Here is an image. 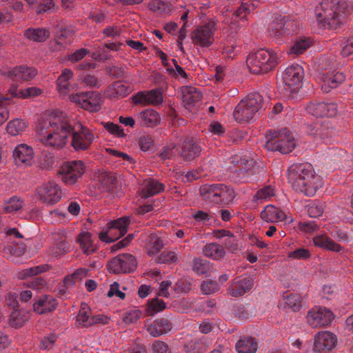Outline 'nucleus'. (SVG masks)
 <instances>
[{"label":"nucleus","mask_w":353,"mask_h":353,"mask_svg":"<svg viewBox=\"0 0 353 353\" xmlns=\"http://www.w3.org/2000/svg\"><path fill=\"white\" fill-rule=\"evenodd\" d=\"M72 132L70 120L63 112L54 110L46 121L40 122L37 132L39 140L44 145L53 148H61Z\"/></svg>","instance_id":"f257e3e1"},{"label":"nucleus","mask_w":353,"mask_h":353,"mask_svg":"<svg viewBox=\"0 0 353 353\" xmlns=\"http://www.w3.org/2000/svg\"><path fill=\"white\" fill-rule=\"evenodd\" d=\"M288 179L292 188L308 196H314L322 187L321 176L316 174L312 165L308 163H296L288 169Z\"/></svg>","instance_id":"f03ea898"},{"label":"nucleus","mask_w":353,"mask_h":353,"mask_svg":"<svg viewBox=\"0 0 353 353\" xmlns=\"http://www.w3.org/2000/svg\"><path fill=\"white\" fill-rule=\"evenodd\" d=\"M349 7L346 0H324L315 8L316 21L325 28L336 29L343 23Z\"/></svg>","instance_id":"7ed1b4c3"},{"label":"nucleus","mask_w":353,"mask_h":353,"mask_svg":"<svg viewBox=\"0 0 353 353\" xmlns=\"http://www.w3.org/2000/svg\"><path fill=\"white\" fill-rule=\"evenodd\" d=\"M246 63L250 72L261 74L272 70L278 63V58L273 52L260 49L248 55Z\"/></svg>","instance_id":"20e7f679"},{"label":"nucleus","mask_w":353,"mask_h":353,"mask_svg":"<svg viewBox=\"0 0 353 353\" xmlns=\"http://www.w3.org/2000/svg\"><path fill=\"white\" fill-rule=\"evenodd\" d=\"M202 198L213 203L228 204L235 197L233 188L223 183L205 184L200 188Z\"/></svg>","instance_id":"39448f33"},{"label":"nucleus","mask_w":353,"mask_h":353,"mask_svg":"<svg viewBox=\"0 0 353 353\" xmlns=\"http://www.w3.org/2000/svg\"><path fill=\"white\" fill-rule=\"evenodd\" d=\"M263 97L257 92L249 94L236 106L234 117L239 122L248 121L263 108Z\"/></svg>","instance_id":"423d86ee"},{"label":"nucleus","mask_w":353,"mask_h":353,"mask_svg":"<svg viewBox=\"0 0 353 353\" xmlns=\"http://www.w3.org/2000/svg\"><path fill=\"white\" fill-rule=\"evenodd\" d=\"M296 146L294 137L286 128L274 132L267 137L265 148L270 151H279L283 154H288Z\"/></svg>","instance_id":"0eeeda50"},{"label":"nucleus","mask_w":353,"mask_h":353,"mask_svg":"<svg viewBox=\"0 0 353 353\" xmlns=\"http://www.w3.org/2000/svg\"><path fill=\"white\" fill-rule=\"evenodd\" d=\"M298 30V23L288 16H275L268 27L270 36L278 40L288 38Z\"/></svg>","instance_id":"6e6552de"},{"label":"nucleus","mask_w":353,"mask_h":353,"mask_svg":"<svg viewBox=\"0 0 353 353\" xmlns=\"http://www.w3.org/2000/svg\"><path fill=\"white\" fill-rule=\"evenodd\" d=\"M217 21L211 19L201 26H197L191 34L192 43L195 46L208 48L214 42V34L217 30Z\"/></svg>","instance_id":"1a4fd4ad"},{"label":"nucleus","mask_w":353,"mask_h":353,"mask_svg":"<svg viewBox=\"0 0 353 353\" xmlns=\"http://www.w3.org/2000/svg\"><path fill=\"white\" fill-rule=\"evenodd\" d=\"M256 167L253 159L241 158L236 161V168L231 172V178L235 183H248L255 179Z\"/></svg>","instance_id":"9d476101"},{"label":"nucleus","mask_w":353,"mask_h":353,"mask_svg":"<svg viewBox=\"0 0 353 353\" xmlns=\"http://www.w3.org/2000/svg\"><path fill=\"white\" fill-rule=\"evenodd\" d=\"M85 165L83 161L74 160L65 162L59 170L62 181L67 185H73L83 176Z\"/></svg>","instance_id":"9b49d317"},{"label":"nucleus","mask_w":353,"mask_h":353,"mask_svg":"<svg viewBox=\"0 0 353 353\" xmlns=\"http://www.w3.org/2000/svg\"><path fill=\"white\" fill-rule=\"evenodd\" d=\"M71 101L79 104L82 108L90 112H97L102 103L100 93L94 91H87L70 95Z\"/></svg>","instance_id":"f8f14e48"},{"label":"nucleus","mask_w":353,"mask_h":353,"mask_svg":"<svg viewBox=\"0 0 353 353\" xmlns=\"http://www.w3.org/2000/svg\"><path fill=\"white\" fill-rule=\"evenodd\" d=\"M70 134H72L71 145L77 152L88 150L94 139V135L92 131L81 125H78L77 129L72 126Z\"/></svg>","instance_id":"ddd939ff"},{"label":"nucleus","mask_w":353,"mask_h":353,"mask_svg":"<svg viewBox=\"0 0 353 353\" xmlns=\"http://www.w3.org/2000/svg\"><path fill=\"white\" fill-rule=\"evenodd\" d=\"M304 77L303 68L299 64H292L288 67L283 73V81L285 90L291 92H297L302 86Z\"/></svg>","instance_id":"4468645a"},{"label":"nucleus","mask_w":353,"mask_h":353,"mask_svg":"<svg viewBox=\"0 0 353 353\" xmlns=\"http://www.w3.org/2000/svg\"><path fill=\"white\" fill-rule=\"evenodd\" d=\"M107 268L114 274L130 273L137 268V261L130 254H119L108 262Z\"/></svg>","instance_id":"2eb2a0df"},{"label":"nucleus","mask_w":353,"mask_h":353,"mask_svg":"<svg viewBox=\"0 0 353 353\" xmlns=\"http://www.w3.org/2000/svg\"><path fill=\"white\" fill-rule=\"evenodd\" d=\"M37 194L41 201L49 205L59 202L62 196L60 187L54 181H48L38 187Z\"/></svg>","instance_id":"dca6fc26"},{"label":"nucleus","mask_w":353,"mask_h":353,"mask_svg":"<svg viewBox=\"0 0 353 353\" xmlns=\"http://www.w3.org/2000/svg\"><path fill=\"white\" fill-rule=\"evenodd\" d=\"M334 319L332 312L326 307H314L307 316V323L312 327H324L330 325Z\"/></svg>","instance_id":"f3484780"},{"label":"nucleus","mask_w":353,"mask_h":353,"mask_svg":"<svg viewBox=\"0 0 353 353\" xmlns=\"http://www.w3.org/2000/svg\"><path fill=\"white\" fill-rule=\"evenodd\" d=\"M337 342L336 336L328 331L319 332L314 338V351L327 353L332 350Z\"/></svg>","instance_id":"a211bd4d"},{"label":"nucleus","mask_w":353,"mask_h":353,"mask_svg":"<svg viewBox=\"0 0 353 353\" xmlns=\"http://www.w3.org/2000/svg\"><path fill=\"white\" fill-rule=\"evenodd\" d=\"M307 112L316 117H334L338 111L337 105L334 103H310L306 107Z\"/></svg>","instance_id":"6ab92c4d"},{"label":"nucleus","mask_w":353,"mask_h":353,"mask_svg":"<svg viewBox=\"0 0 353 353\" xmlns=\"http://www.w3.org/2000/svg\"><path fill=\"white\" fill-rule=\"evenodd\" d=\"M253 286L250 276H239L234 279L228 289V293L234 297L241 296L249 292Z\"/></svg>","instance_id":"aec40b11"},{"label":"nucleus","mask_w":353,"mask_h":353,"mask_svg":"<svg viewBox=\"0 0 353 353\" xmlns=\"http://www.w3.org/2000/svg\"><path fill=\"white\" fill-rule=\"evenodd\" d=\"M135 103L143 105H159L163 102V95L160 90L139 92L133 97Z\"/></svg>","instance_id":"412c9836"},{"label":"nucleus","mask_w":353,"mask_h":353,"mask_svg":"<svg viewBox=\"0 0 353 353\" xmlns=\"http://www.w3.org/2000/svg\"><path fill=\"white\" fill-rule=\"evenodd\" d=\"M201 146L192 138L187 137L184 139L180 156L184 161H192L200 156Z\"/></svg>","instance_id":"4be33fe9"},{"label":"nucleus","mask_w":353,"mask_h":353,"mask_svg":"<svg viewBox=\"0 0 353 353\" xmlns=\"http://www.w3.org/2000/svg\"><path fill=\"white\" fill-rule=\"evenodd\" d=\"M37 70L31 67L20 65L5 72L4 74L14 81L19 80L29 81L32 79L37 74Z\"/></svg>","instance_id":"5701e85b"},{"label":"nucleus","mask_w":353,"mask_h":353,"mask_svg":"<svg viewBox=\"0 0 353 353\" xmlns=\"http://www.w3.org/2000/svg\"><path fill=\"white\" fill-rule=\"evenodd\" d=\"M181 93L183 103L187 109L198 105L202 98L200 90L192 86L183 87Z\"/></svg>","instance_id":"b1692460"},{"label":"nucleus","mask_w":353,"mask_h":353,"mask_svg":"<svg viewBox=\"0 0 353 353\" xmlns=\"http://www.w3.org/2000/svg\"><path fill=\"white\" fill-rule=\"evenodd\" d=\"M58 303L53 296L42 295L34 302L33 307L35 312L43 314L56 309Z\"/></svg>","instance_id":"393cba45"},{"label":"nucleus","mask_w":353,"mask_h":353,"mask_svg":"<svg viewBox=\"0 0 353 353\" xmlns=\"http://www.w3.org/2000/svg\"><path fill=\"white\" fill-rule=\"evenodd\" d=\"M165 185L157 180L149 178L144 181L141 192V196L147 199L164 190Z\"/></svg>","instance_id":"a878e982"},{"label":"nucleus","mask_w":353,"mask_h":353,"mask_svg":"<svg viewBox=\"0 0 353 353\" xmlns=\"http://www.w3.org/2000/svg\"><path fill=\"white\" fill-rule=\"evenodd\" d=\"M13 157L17 165H28L33 157L32 149L27 145L20 144L14 148Z\"/></svg>","instance_id":"bb28decb"},{"label":"nucleus","mask_w":353,"mask_h":353,"mask_svg":"<svg viewBox=\"0 0 353 353\" xmlns=\"http://www.w3.org/2000/svg\"><path fill=\"white\" fill-rule=\"evenodd\" d=\"M132 91L129 85L120 81L113 83L104 92V95L109 99L123 98L128 96Z\"/></svg>","instance_id":"cd10ccee"},{"label":"nucleus","mask_w":353,"mask_h":353,"mask_svg":"<svg viewBox=\"0 0 353 353\" xmlns=\"http://www.w3.org/2000/svg\"><path fill=\"white\" fill-rule=\"evenodd\" d=\"M313 242L317 247L336 253H341L344 250L343 247L335 243L331 238L325 234L315 236L313 238Z\"/></svg>","instance_id":"c85d7f7f"},{"label":"nucleus","mask_w":353,"mask_h":353,"mask_svg":"<svg viewBox=\"0 0 353 353\" xmlns=\"http://www.w3.org/2000/svg\"><path fill=\"white\" fill-rule=\"evenodd\" d=\"M261 217L267 222L283 221L287 219L283 211L272 205L265 207L261 212Z\"/></svg>","instance_id":"c756f323"},{"label":"nucleus","mask_w":353,"mask_h":353,"mask_svg":"<svg viewBox=\"0 0 353 353\" xmlns=\"http://www.w3.org/2000/svg\"><path fill=\"white\" fill-rule=\"evenodd\" d=\"M172 329V325L166 319H160L154 321L148 326L147 330L153 337H158L166 334Z\"/></svg>","instance_id":"7c9ffc66"},{"label":"nucleus","mask_w":353,"mask_h":353,"mask_svg":"<svg viewBox=\"0 0 353 353\" xmlns=\"http://www.w3.org/2000/svg\"><path fill=\"white\" fill-rule=\"evenodd\" d=\"M77 242L79 244L83 253L86 255L97 252V247L93 243L92 234L88 232H81L77 236Z\"/></svg>","instance_id":"2f4dec72"},{"label":"nucleus","mask_w":353,"mask_h":353,"mask_svg":"<svg viewBox=\"0 0 353 353\" xmlns=\"http://www.w3.org/2000/svg\"><path fill=\"white\" fill-rule=\"evenodd\" d=\"M139 119L142 125L150 128H153L161 122L159 114L152 109H147L140 112Z\"/></svg>","instance_id":"473e14b6"},{"label":"nucleus","mask_w":353,"mask_h":353,"mask_svg":"<svg viewBox=\"0 0 353 353\" xmlns=\"http://www.w3.org/2000/svg\"><path fill=\"white\" fill-rule=\"evenodd\" d=\"M50 32L44 28H29L24 31V37L30 41L41 43L50 37Z\"/></svg>","instance_id":"72a5a7b5"},{"label":"nucleus","mask_w":353,"mask_h":353,"mask_svg":"<svg viewBox=\"0 0 353 353\" xmlns=\"http://www.w3.org/2000/svg\"><path fill=\"white\" fill-rule=\"evenodd\" d=\"M312 134L317 141H323L325 143L331 142L332 138L335 134V132L332 128H330L328 125H321L318 124L312 129Z\"/></svg>","instance_id":"f704fd0d"},{"label":"nucleus","mask_w":353,"mask_h":353,"mask_svg":"<svg viewBox=\"0 0 353 353\" xmlns=\"http://www.w3.org/2000/svg\"><path fill=\"white\" fill-rule=\"evenodd\" d=\"M235 347L238 353H256L258 344L254 338L244 336L236 342Z\"/></svg>","instance_id":"c9c22d12"},{"label":"nucleus","mask_w":353,"mask_h":353,"mask_svg":"<svg viewBox=\"0 0 353 353\" xmlns=\"http://www.w3.org/2000/svg\"><path fill=\"white\" fill-rule=\"evenodd\" d=\"M323 84L322 85V90L325 92H329L330 88H336L340 83L345 80V75L343 72H336L334 74H323Z\"/></svg>","instance_id":"e433bc0d"},{"label":"nucleus","mask_w":353,"mask_h":353,"mask_svg":"<svg viewBox=\"0 0 353 353\" xmlns=\"http://www.w3.org/2000/svg\"><path fill=\"white\" fill-rule=\"evenodd\" d=\"M130 218L128 216H123L117 220L112 221L110 223L108 232L113 234L114 232H118V237H121L128 231V227L130 224Z\"/></svg>","instance_id":"4c0bfd02"},{"label":"nucleus","mask_w":353,"mask_h":353,"mask_svg":"<svg viewBox=\"0 0 353 353\" xmlns=\"http://www.w3.org/2000/svg\"><path fill=\"white\" fill-rule=\"evenodd\" d=\"M203 253L207 257L214 260H219L225 255V250L221 245L210 243L203 247Z\"/></svg>","instance_id":"58836bf2"},{"label":"nucleus","mask_w":353,"mask_h":353,"mask_svg":"<svg viewBox=\"0 0 353 353\" xmlns=\"http://www.w3.org/2000/svg\"><path fill=\"white\" fill-rule=\"evenodd\" d=\"M208 347L207 339L202 337L199 339L192 340L184 346V350L187 353H203Z\"/></svg>","instance_id":"ea45409f"},{"label":"nucleus","mask_w":353,"mask_h":353,"mask_svg":"<svg viewBox=\"0 0 353 353\" xmlns=\"http://www.w3.org/2000/svg\"><path fill=\"white\" fill-rule=\"evenodd\" d=\"M73 77V72L71 70L65 68L63 70L62 74L57 80V86L59 91L61 94H67L70 89V79Z\"/></svg>","instance_id":"a19ab883"},{"label":"nucleus","mask_w":353,"mask_h":353,"mask_svg":"<svg viewBox=\"0 0 353 353\" xmlns=\"http://www.w3.org/2000/svg\"><path fill=\"white\" fill-rule=\"evenodd\" d=\"M312 43V41L310 38L300 37L290 47L288 53L295 56L299 55L309 48Z\"/></svg>","instance_id":"79ce46f5"},{"label":"nucleus","mask_w":353,"mask_h":353,"mask_svg":"<svg viewBox=\"0 0 353 353\" xmlns=\"http://www.w3.org/2000/svg\"><path fill=\"white\" fill-rule=\"evenodd\" d=\"M28 314L25 311L14 310L9 316V324L15 328L21 327L28 320Z\"/></svg>","instance_id":"37998d69"},{"label":"nucleus","mask_w":353,"mask_h":353,"mask_svg":"<svg viewBox=\"0 0 353 353\" xmlns=\"http://www.w3.org/2000/svg\"><path fill=\"white\" fill-rule=\"evenodd\" d=\"M99 182V188L102 192L111 191L114 186L115 177L107 173H101L97 176Z\"/></svg>","instance_id":"c03bdc74"},{"label":"nucleus","mask_w":353,"mask_h":353,"mask_svg":"<svg viewBox=\"0 0 353 353\" xmlns=\"http://www.w3.org/2000/svg\"><path fill=\"white\" fill-rule=\"evenodd\" d=\"M79 81L89 88H99L102 83L97 77L87 72H83L79 76Z\"/></svg>","instance_id":"a18cd8bd"},{"label":"nucleus","mask_w":353,"mask_h":353,"mask_svg":"<svg viewBox=\"0 0 353 353\" xmlns=\"http://www.w3.org/2000/svg\"><path fill=\"white\" fill-rule=\"evenodd\" d=\"M90 308L86 303H82L79 314L77 316V323L83 326L88 327L92 325L91 316H90Z\"/></svg>","instance_id":"49530a36"},{"label":"nucleus","mask_w":353,"mask_h":353,"mask_svg":"<svg viewBox=\"0 0 353 353\" xmlns=\"http://www.w3.org/2000/svg\"><path fill=\"white\" fill-rule=\"evenodd\" d=\"M70 245L63 236H60L56 239L53 245L52 254L55 256H59L70 252Z\"/></svg>","instance_id":"de8ad7c7"},{"label":"nucleus","mask_w":353,"mask_h":353,"mask_svg":"<svg viewBox=\"0 0 353 353\" xmlns=\"http://www.w3.org/2000/svg\"><path fill=\"white\" fill-rule=\"evenodd\" d=\"M211 268L210 263L204 259L194 258L193 259L192 270L199 275L208 273Z\"/></svg>","instance_id":"09e8293b"},{"label":"nucleus","mask_w":353,"mask_h":353,"mask_svg":"<svg viewBox=\"0 0 353 353\" xmlns=\"http://www.w3.org/2000/svg\"><path fill=\"white\" fill-rule=\"evenodd\" d=\"M27 123L21 119H14L10 121L6 126L8 133L12 136L19 134L27 128Z\"/></svg>","instance_id":"8fccbe9b"},{"label":"nucleus","mask_w":353,"mask_h":353,"mask_svg":"<svg viewBox=\"0 0 353 353\" xmlns=\"http://www.w3.org/2000/svg\"><path fill=\"white\" fill-rule=\"evenodd\" d=\"M149 8L157 14H167L171 10L170 4L161 0H153L150 3Z\"/></svg>","instance_id":"3c124183"},{"label":"nucleus","mask_w":353,"mask_h":353,"mask_svg":"<svg viewBox=\"0 0 353 353\" xmlns=\"http://www.w3.org/2000/svg\"><path fill=\"white\" fill-rule=\"evenodd\" d=\"M156 263L170 264L176 263L179 259L173 251H163L154 259Z\"/></svg>","instance_id":"603ef678"},{"label":"nucleus","mask_w":353,"mask_h":353,"mask_svg":"<svg viewBox=\"0 0 353 353\" xmlns=\"http://www.w3.org/2000/svg\"><path fill=\"white\" fill-rule=\"evenodd\" d=\"M10 91L13 96L19 97L20 98L37 97L41 92L40 89L35 87L28 88L21 90H18L17 88H12Z\"/></svg>","instance_id":"864d4df0"},{"label":"nucleus","mask_w":353,"mask_h":353,"mask_svg":"<svg viewBox=\"0 0 353 353\" xmlns=\"http://www.w3.org/2000/svg\"><path fill=\"white\" fill-rule=\"evenodd\" d=\"M288 257L292 260H307L311 257L310 250L298 248L288 253Z\"/></svg>","instance_id":"5fc2aeb1"},{"label":"nucleus","mask_w":353,"mask_h":353,"mask_svg":"<svg viewBox=\"0 0 353 353\" xmlns=\"http://www.w3.org/2000/svg\"><path fill=\"white\" fill-rule=\"evenodd\" d=\"M324 210V204L320 201H312L307 205V212L310 217L320 216Z\"/></svg>","instance_id":"6e6d98bb"},{"label":"nucleus","mask_w":353,"mask_h":353,"mask_svg":"<svg viewBox=\"0 0 353 353\" xmlns=\"http://www.w3.org/2000/svg\"><path fill=\"white\" fill-rule=\"evenodd\" d=\"M302 298L298 294H291L286 296L285 303L294 312L299 311L301 307Z\"/></svg>","instance_id":"4d7b16f0"},{"label":"nucleus","mask_w":353,"mask_h":353,"mask_svg":"<svg viewBox=\"0 0 353 353\" xmlns=\"http://www.w3.org/2000/svg\"><path fill=\"white\" fill-rule=\"evenodd\" d=\"M72 36V32L67 29H61L57 34V37L54 39V43L59 46V48H64L69 42V39Z\"/></svg>","instance_id":"13d9d810"},{"label":"nucleus","mask_w":353,"mask_h":353,"mask_svg":"<svg viewBox=\"0 0 353 353\" xmlns=\"http://www.w3.org/2000/svg\"><path fill=\"white\" fill-rule=\"evenodd\" d=\"M55 11V3L53 0H39L37 8V13L40 14L44 12H53Z\"/></svg>","instance_id":"bf43d9fd"},{"label":"nucleus","mask_w":353,"mask_h":353,"mask_svg":"<svg viewBox=\"0 0 353 353\" xmlns=\"http://www.w3.org/2000/svg\"><path fill=\"white\" fill-rule=\"evenodd\" d=\"M274 195V189L271 185H267L259 190L254 196L256 201H263L270 199Z\"/></svg>","instance_id":"052dcab7"},{"label":"nucleus","mask_w":353,"mask_h":353,"mask_svg":"<svg viewBox=\"0 0 353 353\" xmlns=\"http://www.w3.org/2000/svg\"><path fill=\"white\" fill-rule=\"evenodd\" d=\"M219 290L217 282L212 280L203 281L201 285V290L204 294H212Z\"/></svg>","instance_id":"680f3d73"},{"label":"nucleus","mask_w":353,"mask_h":353,"mask_svg":"<svg viewBox=\"0 0 353 353\" xmlns=\"http://www.w3.org/2000/svg\"><path fill=\"white\" fill-rule=\"evenodd\" d=\"M103 126L108 132L118 138H122L126 136L121 126L116 123L112 122L103 123Z\"/></svg>","instance_id":"e2e57ef3"},{"label":"nucleus","mask_w":353,"mask_h":353,"mask_svg":"<svg viewBox=\"0 0 353 353\" xmlns=\"http://www.w3.org/2000/svg\"><path fill=\"white\" fill-rule=\"evenodd\" d=\"M166 307L165 303L159 299H152L148 301V312L153 314L163 310Z\"/></svg>","instance_id":"0e129e2a"},{"label":"nucleus","mask_w":353,"mask_h":353,"mask_svg":"<svg viewBox=\"0 0 353 353\" xmlns=\"http://www.w3.org/2000/svg\"><path fill=\"white\" fill-rule=\"evenodd\" d=\"M23 201L18 197H12L6 203L5 210L7 212H12L22 208Z\"/></svg>","instance_id":"69168bd1"},{"label":"nucleus","mask_w":353,"mask_h":353,"mask_svg":"<svg viewBox=\"0 0 353 353\" xmlns=\"http://www.w3.org/2000/svg\"><path fill=\"white\" fill-rule=\"evenodd\" d=\"M150 245V248L148 250L149 255L159 252L163 247V241L156 235L151 236Z\"/></svg>","instance_id":"338daca9"},{"label":"nucleus","mask_w":353,"mask_h":353,"mask_svg":"<svg viewBox=\"0 0 353 353\" xmlns=\"http://www.w3.org/2000/svg\"><path fill=\"white\" fill-rule=\"evenodd\" d=\"M341 54L343 57H349L353 54V37L342 41Z\"/></svg>","instance_id":"774afa93"}]
</instances>
